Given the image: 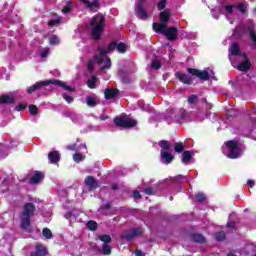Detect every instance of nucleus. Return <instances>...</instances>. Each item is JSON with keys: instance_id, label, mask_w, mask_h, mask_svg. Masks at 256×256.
Wrapping results in <instances>:
<instances>
[{"instance_id": "1", "label": "nucleus", "mask_w": 256, "mask_h": 256, "mask_svg": "<svg viewBox=\"0 0 256 256\" xmlns=\"http://www.w3.org/2000/svg\"><path fill=\"white\" fill-rule=\"evenodd\" d=\"M118 51V53H127V45L123 42H117V41H112L108 44L107 50L103 49V47L99 46L98 51L99 54H96L94 56V59L97 61L98 65H103V57H105L107 54L113 52V51Z\"/></svg>"}, {"instance_id": "2", "label": "nucleus", "mask_w": 256, "mask_h": 256, "mask_svg": "<svg viewBox=\"0 0 256 256\" xmlns=\"http://www.w3.org/2000/svg\"><path fill=\"white\" fill-rule=\"evenodd\" d=\"M90 27L92 38L99 41L103 31H105V16L101 13L94 15L90 20Z\"/></svg>"}, {"instance_id": "3", "label": "nucleus", "mask_w": 256, "mask_h": 256, "mask_svg": "<svg viewBox=\"0 0 256 256\" xmlns=\"http://www.w3.org/2000/svg\"><path fill=\"white\" fill-rule=\"evenodd\" d=\"M35 215V204L28 202L24 205L23 211L20 215V227L27 231L31 227V217Z\"/></svg>"}, {"instance_id": "4", "label": "nucleus", "mask_w": 256, "mask_h": 256, "mask_svg": "<svg viewBox=\"0 0 256 256\" xmlns=\"http://www.w3.org/2000/svg\"><path fill=\"white\" fill-rule=\"evenodd\" d=\"M159 29L156 30V33H161L164 35L167 41H177V37L179 36V29L177 27L172 26L167 28V26L159 25Z\"/></svg>"}, {"instance_id": "5", "label": "nucleus", "mask_w": 256, "mask_h": 256, "mask_svg": "<svg viewBox=\"0 0 256 256\" xmlns=\"http://www.w3.org/2000/svg\"><path fill=\"white\" fill-rule=\"evenodd\" d=\"M114 124L116 127H123L124 129H131L137 127V120L125 117H115Z\"/></svg>"}, {"instance_id": "6", "label": "nucleus", "mask_w": 256, "mask_h": 256, "mask_svg": "<svg viewBox=\"0 0 256 256\" xmlns=\"http://www.w3.org/2000/svg\"><path fill=\"white\" fill-rule=\"evenodd\" d=\"M143 235V229L141 228H132L131 230H125L122 234H121V239H124L125 241H133L135 239V237H139Z\"/></svg>"}, {"instance_id": "7", "label": "nucleus", "mask_w": 256, "mask_h": 256, "mask_svg": "<svg viewBox=\"0 0 256 256\" xmlns=\"http://www.w3.org/2000/svg\"><path fill=\"white\" fill-rule=\"evenodd\" d=\"M226 147L228 148V157L230 159L239 157V143L235 142V140H229L226 142Z\"/></svg>"}, {"instance_id": "8", "label": "nucleus", "mask_w": 256, "mask_h": 256, "mask_svg": "<svg viewBox=\"0 0 256 256\" xmlns=\"http://www.w3.org/2000/svg\"><path fill=\"white\" fill-rule=\"evenodd\" d=\"M187 73L193 75V77H197L200 81H209L211 79V75H209V71L207 70L200 71L195 68H187Z\"/></svg>"}, {"instance_id": "9", "label": "nucleus", "mask_w": 256, "mask_h": 256, "mask_svg": "<svg viewBox=\"0 0 256 256\" xmlns=\"http://www.w3.org/2000/svg\"><path fill=\"white\" fill-rule=\"evenodd\" d=\"M159 18H160V23L154 22L152 24L154 31L159 30V25H162L163 27H167V24L169 23V21H171V14H169V12L167 11H162L160 12Z\"/></svg>"}, {"instance_id": "10", "label": "nucleus", "mask_w": 256, "mask_h": 256, "mask_svg": "<svg viewBox=\"0 0 256 256\" xmlns=\"http://www.w3.org/2000/svg\"><path fill=\"white\" fill-rule=\"evenodd\" d=\"M52 83V79L36 82L27 88V93L28 95H32V93H35V91H39V89L42 87H49V85H52Z\"/></svg>"}, {"instance_id": "11", "label": "nucleus", "mask_w": 256, "mask_h": 256, "mask_svg": "<svg viewBox=\"0 0 256 256\" xmlns=\"http://www.w3.org/2000/svg\"><path fill=\"white\" fill-rule=\"evenodd\" d=\"M242 57H243V61L237 66V69L242 73H247L248 71L251 70V60H249L247 53H243Z\"/></svg>"}, {"instance_id": "12", "label": "nucleus", "mask_w": 256, "mask_h": 256, "mask_svg": "<svg viewBox=\"0 0 256 256\" xmlns=\"http://www.w3.org/2000/svg\"><path fill=\"white\" fill-rule=\"evenodd\" d=\"M81 3H84V5H86L87 9H90V11H92V13H97V11H99V9H101V3L99 2V0H79Z\"/></svg>"}, {"instance_id": "13", "label": "nucleus", "mask_w": 256, "mask_h": 256, "mask_svg": "<svg viewBox=\"0 0 256 256\" xmlns=\"http://www.w3.org/2000/svg\"><path fill=\"white\" fill-rule=\"evenodd\" d=\"M84 183L86 187H88L89 191H95L99 188V181H97V179H95L93 176H87L84 180Z\"/></svg>"}, {"instance_id": "14", "label": "nucleus", "mask_w": 256, "mask_h": 256, "mask_svg": "<svg viewBox=\"0 0 256 256\" xmlns=\"http://www.w3.org/2000/svg\"><path fill=\"white\" fill-rule=\"evenodd\" d=\"M175 77L176 79H179V81L184 85H193V79H191V76H189L188 74H185L183 72H176Z\"/></svg>"}, {"instance_id": "15", "label": "nucleus", "mask_w": 256, "mask_h": 256, "mask_svg": "<svg viewBox=\"0 0 256 256\" xmlns=\"http://www.w3.org/2000/svg\"><path fill=\"white\" fill-rule=\"evenodd\" d=\"M229 55H231L232 57H243V53H241V47H239V43H232L229 48Z\"/></svg>"}, {"instance_id": "16", "label": "nucleus", "mask_w": 256, "mask_h": 256, "mask_svg": "<svg viewBox=\"0 0 256 256\" xmlns=\"http://www.w3.org/2000/svg\"><path fill=\"white\" fill-rule=\"evenodd\" d=\"M119 89L117 88H106L104 91L105 99H117L119 97Z\"/></svg>"}, {"instance_id": "17", "label": "nucleus", "mask_w": 256, "mask_h": 256, "mask_svg": "<svg viewBox=\"0 0 256 256\" xmlns=\"http://www.w3.org/2000/svg\"><path fill=\"white\" fill-rule=\"evenodd\" d=\"M15 103V96L11 94H3L0 96V105H13Z\"/></svg>"}, {"instance_id": "18", "label": "nucleus", "mask_w": 256, "mask_h": 256, "mask_svg": "<svg viewBox=\"0 0 256 256\" xmlns=\"http://www.w3.org/2000/svg\"><path fill=\"white\" fill-rule=\"evenodd\" d=\"M190 241H192V243H200V244L207 243L205 236H203V234H200V233L191 234Z\"/></svg>"}, {"instance_id": "19", "label": "nucleus", "mask_w": 256, "mask_h": 256, "mask_svg": "<svg viewBox=\"0 0 256 256\" xmlns=\"http://www.w3.org/2000/svg\"><path fill=\"white\" fill-rule=\"evenodd\" d=\"M49 252L43 244H36V251L31 256H46Z\"/></svg>"}, {"instance_id": "20", "label": "nucleus", "mask_w": 256, "mask_h": 256, "mask_svg": "<svg viewBox=\"0 0 256 256\" xmlns=\"http://www.w3.org/2000/svg\"><path fill=\"white\" fill-rule=\"evenodd\" d=\"M43 181V172L36 171L34 175L30 178V183L32 185H37Z\"/></svg>"}, {"instance_id": "21", "label": "nucleus", "mask_w": 256, "mask_h": 256, "mask_svg": "<svg viewBox=\"0 0 256 256\" xmlns=\"http://www.w3.org/2000/svg\"><path fill=\"white\" fill-rule=\"evenodd\" d=\"M48 159L52 165H57V163H59V161H61L58 151L49 152Z\"/></svg>"}, {"instance_id": "22", "label": "nucleus", "mask_w": 256, "mask_h": 256, "mask_svg": "<svg viewBox=\"0 0 256 256\" xmlns=\"http://www.w3.org/2000/svg\"><path fill=\"white\" fill-rule=\"evenodd\" d=\"M158 145L161 148L160 153H168L171 150V142L167 140H160Z\"/></svg>"}, {"instance_id": "23", "label": "nucleus", "mask_w": 256, "mask_h": 256, "mask_svg": "<svg viewBox=\"0 0 256 256\" xmlns=\"http://www.w3.org/2000/svg\"><path fill=\"white\" fill-rule=\"evenodd\" d=\"M191 159H193V153L189 150H185L183 153H182V159H181V162L184 164V165H189V163H191Z\"/></svg>"}, {"instance_id": "24", "label": "nucleus", "mask_w": 256, "mask_h": 256, "mask_svg": "<svg viewBox=\"0 0 256 256\" xmlns=\"http://www.w3.org/2000/svg\"><path fill=\"white\" fill-rule=\"evenodd\" d=\"M160 155L165 165H169L170 163H173V160L175 159V156H173V154H170L169 152H161Z\"/></svg>"}, {"instance_id": "25", "label": "nucleus", "mask_w": 256, "mask_h": 256, "mask_svg": "<svg viewBox=\"0 0 256 256\" xmlns=\"http://www.w3.org/2000/svg\"><path fill=\"white\" fill-rule=\"evenodd\" d=\"M52 85H57L58 87H62L66 91H75V88L68 86L67 84H65V82L61 80L52 79Z\"/></svg>"}, {"instance_id": "26", "label": "nucleus", "mask_w": 256, "mask_h": 256, "mask_svg": "<svg viewBox=\"0 0 256 256\" xmlns=\"http://www.w3.org/2000/svg\"><path fill=\"white\" fill-rule=\"evenodd\" d=\"M138 15H140V19H149V14L147 13V10L143 7V4H138L136 7Z\"/></svg>"}, {"instance_id": "27", "label": "nucleus", "mask_w": 256, "mask_h": 256, "mask_svg": "<svg viewBox=\"0 0 256 256\" xmlns=\"http://www.w3.org/2000/svg\"><path fill=\"white\" fill-rule=\"evenodd\" d=\"M248 5L249 4L247 2H241L239 4L234 5V8L238 9V11H240V13H242V15H245V13H247Z\"/></svg>"}, {"instance_id": "28", "label": "nucleus", "mask_w": 256, "mask_h": 256, "mask_svg": "<svg viewBox=\"0 0 256 256\" xmlns=\"http://www.w3.org/2000/svg\"><path fill=\"white\" fill-rule=\"evenodd\" d=\"M248 35H249V39L253 43V46L256 47V32H255V28L249 27L248 28Z\"/></svg>"}, {"instance_id": "29", "label": "nucleus", "mask_w": 256, "mask_h": 256, "mask_svg": "<svg viewBox=\"0 0 256 256\" xmlns=\"http://www.w3.org/2000/svg\"><path fill=\"white\" fill-rule=\"evenodd\" d=\"M87 87L89 89H95L97 87V76L93 75L91 79H88Z\"/></svg>"}, {"instance_id": "30", "label": "nucleus", "mask_w": 256, "mask_h": 256, "mask_svg": "<svg viewBox=\"0 0 256 256\" xmlns=\"http://www.w3.org/2000/svg\"><path fill=\"white\" fill-rule=\"evenodd\" d=\"M102 63H104V65L101 66V68H100L101 71H105V69H111V58L107 57L105 59V56H103V62Z\"/></svg>"}, {"instance_id": "31", "label": "nucleus", "mask_w": 256, "mask_h": 256, "mask_svg": "<svg viewBox=\"0 0 256 256\" xmlns=\"http://www.w3.org/2000/svg\"><path fill=\"white\" fill-rule=\"evenodd\" d=\"M86 227L87 229H89V231H95L96 229H98L99 225L95 222V220H89L86 223Z\"/></svg>"}, {"instance_id": "32", "label": "nucleus", "mask_w": 256, "mask_h": 256, "mask_svg": "<svg viewBox=\"0 0 256 256\" xmlns=\"http://www.w3.org/2000/svg\"><path fill=\"white\" fill-rule=\"evenodd\" d=\"M189 105H197L199 103V96L197 94H192L188 97Z\"/></svg>"}, {"instance_id": "33", "label": "nucleus", "mask_w": 256, "mask_h": 256, "mask_svg": "<svg viewBox=\"0 0 256 256\" xmlns=\"http://www.w3.org/2000/svg\"><path fill=\"white\" fill-rule=\"evenodd\" d=\"M184 149H185V146L183 145V142H176L174 144L175 153H183Z\"/></svg>"}, {"instance_id": "34", "label": "nucleus", "mask_w": 256, "mask_h": 256, "mask_svg": "<svg viewBox=\"0 0 256 256\" xmlns=\"http://www.w3.org/2000/svg\"><path fill=\"white\" fill-rule=\"evenodd\" d=\"M42 235L45 239H53V232H51V229L49 228H44L42 230Z\"/></svg>"}, {"instance_id": "35", "label": "nucleus", "mask_w": 256, "mask_h": 256, "mask_svg": "<svg viewBox=\"0 0 256 256\" xmlns=\"http://www.w3.org/2000/svg\"><path fill=\"white\" fill-rule=\"evenodd\" d=\"M214 237L216 241H225L227 236L224 231H220V232H216Z\"/></svg>"}, {"instance_id": "36", "label": "nucleus", "mask_w": 256, "mask_h": 256, "mask_svg": "<svg viewBox=\"0 0 256 256\" xmlns=\"http://www.w3.org/2000/svg\"><path fill=\"white\" fill-rule=\"evenodd\" d=\"M99 240L102 241V243H105V245H108V243H111V236L108 234H103L99 236Z\"/></svg>"}, {"instance_id": "37", "label": "nucleus", "mask_w": 256, "mask_h": 256, "mask_svg": "<svg viewBox=\"0 0 256 256\" xmlns=\"http://www.w3.org/2000/svg\"><path fill=\"white\" fill-rule=\"evenodd\" d=\"M28 110H29L30 115H33V116H35L39 113V108L37 107V105H34V104H31L28 107Z\"/></svg>"}, {"instance_id": "38", "label": "nucleus", "mask_w": 256, "mask_h": 256, "mask_svg": "<svg viewBox=\"0 0 256 256\" xmlns=\"http://www.w3.org/2000/svg\"><path fill=\"white\" fill-rule=\"evenodd\" d=\"M244 251H246L247 255H249V256H256V254H255V246H253V245L245 246ZM249 251H251L252 253H249Z\"/></svg>"}, {"instance_id": "39", "label": "nucleus", "mask_w": 256, "mask_h": 256, "mask_svg": "<svg viewBox=\"0 0 256 256\" xmlns=\"http://www.w3.org/2000/svg\"><path fill=\"white\" fill-rule=\"evenodd\" d=\"M86 103L88 107H95V105H97V101H95V98H93L92 96L86 97Z\"/></svg>"}, {"instance_id": "40", "label": "nucleus", "mask_w": 256, "mask_h": 256, "mask_svg": "<svg viewBox=\"0 0 256 256\" xmlns=\"http://www.w3.org/2000/svg\"><path fill=\"white\" fill-rule=\"evenodd\" d=\"M176 117L178 119H187V110H185L184 108H181L178 114L176 115Z\"/></svg>"}, {"instance_id": "41", "label": "nucleus", "mask_w": 256, "mask_h": 256, "mask_svg": "<svg viewBox=\"0 0 256 256\" xmlns=\"http://www.w3.org/2000/svg\"><path fill=\"white\" fill-rule=\"evenodd\" d=\"M71 9H72L71 1H68L66 3V5L62 8V13H64V15H67V14L71 13Z\"/></svg>"}, {"instance_id": "42", "label": "nucleus", "mask_w": 256, "mask_h": 256, "mask_svg": "<svg viewBox=\"0 0 256 256\" xmlns=\"http://www.w3.org/2000/svg\"><path fill=\"white\" fill-rule=\"evenodd\" d=\"M102 253L103 255H111V246H109V244H104L102 246Z\"/></svg>"}, {"instance_id": "43", "label": "nucleus", "mask_w": 256, "mask_h": 256, "mask_svg": "<svg viewBox=\"0 0 256 256\" xmlns=\"http://www.w3.org/2000/svg\"><path fill=\"white\" fill-rule=\"evenodd\" d=\"M151 67L152 69H155V70L161 69V61L157 59L152 60Z\"/></svg>"}, {"instance_id": "44", "label": "nucleus", "mask_w": 256, "mask_h": 256, "mask_svg": "<svg viewBox=\"0 0 256 256\" xmlns=\"http://www.w3.org/2000/svg\"><path fill=\"white\" fill-rule=\"evenodd\" d=\"M167 7V0H160L157 4L158 11H163Z\"/></svg>"}, {"instance_id": "45", "label": "nucleus", "mask_w": 256, "mask_h": 256, "mask_svg": "<svg viewBox=\"0 0 256 256\" xmlns=\"http://www.w3.org/2000/svg\"><path fill=\"white\" fill-rule=\"evenodd\" d=\"M60 40L59 37H57V35H53L52 37H50V41H49V45H59Z\"/></svg>"}, {"instance_id": "46", "label": "nucleus", "mask_w": 256, "mask_h": 256, "mask_svg": "<svg viewBox=\"0 0 256 256\" xmlns=\"http://www.w3.org/2000/svg\"><path fill=\"white\" fill-rule=\"evenodd\" d=\"M205 199H207V196H205V194H203V193L196 194V201L198 203H203V201H205Z\"/></svg>"}, {"instance_id": "47", "label": "nucleus", "mask_w": 256, "mask_h": 256, "mask_svg": "<svg viewBox=\"0 0 256 256\" xmlns=\"http://www.w3.org/2000/svg\"><path fill=\"white\" fill-rule=\"evenodd\" d=\"M73 160L76 162V163H81V161H83V154L81 153H76L73 155Z\"/></svg>"}, {"instance_id": "48", "label": "nucleus", "mask_w": 256, "mask_h": 256, "mask_svg": "<svg viewBox=\"0 0 256 256\" xmlns=\"http://www.w3.org/2000/svg\"><path fill=\"white\" fill-rule=\"evenodd\" d=\"M227 227H228V233H235V222H228L227 223Z\"/></svg>"}, {"instance_id": "49", "label": "nucleus", "mask_w": 256, "mask_h": 256, "mask_svg": "<svg viewBox=\"0 0 256 256\" xmlns=\"http://www.w3.org/2000/svg\"><path fill=\"white\" fill-rule=\"evenodd\" d=\"M61 23V19H53L48 21L49 27H55V25H59Z\"/></svg>"}, {"instance_id": "50", "label": "nucleus", "mask_w": 256, "mask_h": 256, "mask_svg": "<svg viewBox=\"0 0 256 256\" xmlns=\"http://www.w3.org/2000/svg\"><path fill=\"white\" fill-rule=\"evenodd\" d=\"M27 109V104L20 103L15 107V111H25Z\"/></svg>"}, {"instance_id": "51", "label": "nucleus", "mask_w": 256, "mask_h": 256, "mask_svg": "<svg viewBox=\"0 0 256 256\" xmlns=\"http://www.w3.org/2000/svg\"><path fill=\"white\" fill-rule=\"evenodd\" d=\"M233 9H235V5L228 4L225 6V11L228 13V15L233 14Z\"/></svg>"}, {"instance_id": "52", "label": "nucleus", "mask_w": 256, "mask_h": 256, "mask_svg": "<svg viewBox=\"0 0 256 256\" xmlns=\"http://www.w3.org/2000/svg\"><path fill=\"white\" fill-rule=\"evenodd\" d=\"M63 99H64L65 101H67L69 104H71L73 101H75V99H74L72 96L67 95V93H64V94H63Z\"/></svg>"}, {"instance_id": "53", "label": "nucleus", "mask_w": 256, "mask_h": 256, "mask_svg": "<svg viewBox=\"0 0 256 256\" xmlns=\"http://www.w3.org/2000/svg\"><path fill=\"white\" fill-rule=\"evenodd\" d=\"M49 53H50L49 48H45V49L42 50V52L40 53V57H41L42 59H45V58L49 55Z\"/></svg>"}, {"instance_id": "54", "label": "nucleus", "mask_w": 256, "mask_h": 256, "mask_svg": "<svg viewBox=\"0 0 256 256\" xmlns=\"http://www.w3.org/2000/svg\"><path fill=\"white\" fill-rule=\"evenodd\" d=\"M144 193L146 195H155V191H153V189L151 187H147L144 189Z\"/></svg>"}, {"instance_id": "55", "label": "nucleus", "mask_w": 256, "mask_h": 256, "mask_svg": "<svg viewBox=\"0 0 256 256\" xmlns=\"http://www.w3.org/2000/svg\"><path fill=\"white\" fill-rule=\"evenodd\" d=\"M202 103H205L208 109H213V104L207 101V98H202Z\"/></svg>"}, {"instance_id": "56", "label": "nucleus", "mask_w": 256, "mask_h": 256, "mask_svg": "<svg viewBox=\"0 0 256 256\" xmlns=\"http://www.w3.org/2000/svg\"><path fill=\"white\" fill-rule=\"evenodd\" d=\"M134 199H141V193L138 190L132 192Z\"/></svg>"}, {"instance_id": "57", "label": "nucleus", "mask_w": 256, "mask_h": 256, "mask_svg": "<svg viewBox=\"0 0 256 256\" xmlns=\"http://www.w3.org/2000/svg\"><path fill=\"white\" fill-rule=\"evenodd\" d=\"M111 207H112V205L110 202H107L102 205V209H105L106 211H111Z\"/></svg>"}, {"instance_id": "58", "label": "nucleus", "mask_w": 256, "mask_h": 256, "mask_svg": "<svg viewBox=\"0 0 256 256\" xmlns=\"http://www.w3.org/2000/svg\"><path fill=\"white\" fill-rule=\"evenodd\" d=\"M247 185H248V187H250V188L255 187V180H248V181H247Z\"/></svg>"}, {"instance_id": "59", "label": "nucleus", "mask_w": 256, "mask_h": 256, "mask_svg": "<svg viewBox=\"0 0 256 256\" xmlns=\"http://www.w3.org/2000/svg\"><path fill=\"white\" fill-rule=\"evenodd\" d=\"M111 189H112V191H117V189H119V185H117V183H112Z\"/></svg>"}, {"instance_id": "60", "label": "nucleus", "mask_w": 256, "mask_h": 256, "mask_svg": "<svg viewBox=\"0 0 256 256\" xmlns=\"http://www.w3.org/2000/svg\"><path fill=\"white\" fill-rule=\"evenodd\" d=\"M134 255H136V256H145V254H144L143 251H141V250H136V251L134 252Z\"/></svg>"}, {"instance_id": "61", "label": "nucleus", "mask_w": 256, "mask_h": 256, "mask_svg": "<svg viewBox=\"0 0 256 256\" xmlns=\"http://www.w3.org/2000/svg\"><path fill=\"white\" fill-rule=\"evenodd\" d=\"M68 149H69V151H75V149H77V146L75 144H70L68 146Z\"/></svg>"}, {"instance_id": "62", "label": "nucleus", "mask_w": 256, "mask_h": 256, "mask_svg": "<svg viewBox=\"0 0 256 256\" xmlns=\"http://www.w3.org/2000/svg\"><path fill=\"white\" fill-rule=\"evenodd\" d=\"M179 179H187V178L183 175H178V176L175 177L176 181L179 180Z\"/></svg>"}, {"instance_id": "63", "label": "nucleus", "mask_w": 256, "mask_h": 256, "mask_svg": "<svg viewBox=\"0 0 256 256\" xmlns=\"http://www.w3.org/2000/svg\"><path fill=\"white\" fill-rule=\"evenodd\" d=\"M72 215H73L72 212H67L66 215H65V217H66V219H70V217H71Z\"/></svg>"}, {"instance_id": "64", "label": "nucleus", "mask_w": 256, "mask_h": 256, "mask_svg": "<svg viewBox=\"0 0 256 256\" xmlns=\"http://www.w3.org/2000/svg\"><path fill=\"white\" fill-rule=\"evenodd\" d=\"M227 256H237V254L235 253V251H230Z\"/></svg>"}]
</instances>
